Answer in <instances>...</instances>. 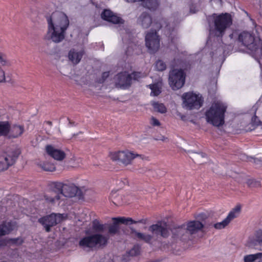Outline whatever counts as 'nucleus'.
Instances as JSON below:
<instances>
[{"label":"nucleus","instance_id":"obj_1","mask_svg":"<svg viewBox=\"0 0 262 262\" xmlns=\"http://www.w3.org/2000/svg\"><path fill=\"white\" fill-rule=\"evenodd\" d=\"M48 30L45 38L55 43L62 41L69 25V20L63 12L55 11L46 17Z\"/></svg>","mask_w":262,"mask_h":262},{"label":"nucleus","instance_id":"obj_2","mask_svg":"<svg viewBox=\"0 0 262 262\" xmlns=\"http://www.w3.org/2000/svg\"><path fill=\"white\" fill-rule=\"evenodd\" d=\"M207 20L210 27V35H214L216 37H222L227 29L232 24V16L228 13H213L208 16Z\"/></svg>","mask_w":262,"mask_h":262},{"label":"nucleus","instance_id":"obj_3","mask_svg":"<svg viewBox=\"0 0 262 262\" xmlns=\"http://www.w3.org/2000/svg\"><path fill=\"white\" fill-rule=\"evenodd\" d=\"M53 187L56 190L60 192V194L55 195H50L46 194L45 195V199L47 202L54 205H59L60 204L61 195L65 197H73L75 196L79 191L78 187L69 181H65L62 182H54Z\"/></svg>","mask_w":262,"mask_h":262},{"label":"nucleus","instance_id":"obj_4","mask_svg":"<svg viewBox=\"0 0 262 262\" xmlns=\"http://www.w3.org/2000/svg\"><path fill=\"white\" fill-rule=\"evenodd\" d=\"M238 40L249 50L254 52L255 58L262 65V41L249 31H243L238 35Z\"/></svg>","mask_w":262,"mask_h":262},{"label":"nucleus","instance_id":"obj_5","mask_svg":"<svg viewBox=\"0 0 262 262\" xmlns=\"http://www.w3.org/2000/svg\"><path fill=\"white\" fill-rule=\"evenodd\" d=\"M138 24L144 28H147L149 26L152 24V28L154 30L156 26L155 25L156 23L158 25H160L162 27H164L165 33L168 37L170 38L171 42H173L174 37L177 35V31L176 30V25L174 23H167L164 19H161L160 22H152L150 16L146 13H142L138 19Z\"/></svg>","mask_w":262,"mask_h":262},{"label":"nucleus","instance_id":"obj_6","mask_svg":"<svg viewBox=\"0 0 262 262\" xmlns=\"http://www.w3.org/2000/svg\"><path fill=\"white\" fill-rule=\"evenodd\" d=\"M226 111V106L223 103L217 102L213 103L205 113L207 122L215 126L223 125Z\"/></svg>","mask_w":262,"mask_h":262},{"label":"nucleus","instance_id":"obj_7","mask_svg":"<svg viewBox=\"0 0 262 262\" xmlns=\"http://www.w3.org/2000/svg\"><path fill=\"white\" fill-rule=\"evenodd\" d=\"M108 240V236L97 233L82 238L79 242V245L83 249L88 248L91 250H96L103 249L106 246Z\"/></svg>","mask_w":262,"mask_h":262},{"label":"nucleus","instance_id":"obj_8","mask_svg":"<svg viewBox=\"0 0 262 262\" xmlns=\"http://www.w3.org/2000/svg\"><path fill=\"white\" fill-rule=\"evenodd\" d=\"M156 26L154 30L148 32L145 36V45L149 51L154 53L157 52L160 47V38L157 34V30H159L163 27L157 23L155 25ZM165 26L163 27L164 28Z\"/></svg>","mask_w":262,"mask_h":262},{"label":"nucleus","instance_id":"obj_9","mask_svg":"<svg viewBox=\"0 0 262 262\" xmlns=\"http://www.w3.org/2000/svg\"><path fill=\"white\" fill-rule=\"evenodd\" d=\"M182 99L184 106L189 110L200 108L203 102L201 95L193 92L184 93Z\"/></svg>","mask_w":262,"mask_h":262},{"label":"nucleus","instance_id":"obj_10","mask_svg":"<svg viewBox=\"0 0 262 262\" xmlns=\"http://www.w3.org/2000/svg\"><path fill=\"white\" fill-rule=\"evenodd\" d=\"M111 159L113 161H119L125 165L131 164L136 158L143 159V156L129 150L119 151L112 152L110 155Z\"/></svg>","mask_w":262,"mask_h":262},{"label":"nucleus","instance_id":"obj_11","mask_svg":"<svg viewBox=\"0 0 262 262\" xmlns=\"http://www.w3.org/2000/svg\"><path fill=\"white\" fill-rule=\"evenodd\" d=\"M185 76L183 70L174 69L170 72L169 82L173 90L181 88L185 83Z\"/></svg>","mask_w":262,"mask_h":262},{"label":"nucleus","instance_id":"obj_12","mask_svg":"<svg viewBox=\"0 0 262 262\" xmlns=\"http://www.w3.org/2000/svg\"><path fill=\"white\" fill-rule=\"evenodd\" d=\"M19 152L13 150L0 156V172L4 171L12 165L17 159Z\"/></svg>","mask_w":262,"mask_h":262},{"label":"nucleus","instance_id":"obj_13","mask_svg":"<svg viewBox=\"0 0 262 262\" xmlns=\"http://www.w3.org/2000/svg\"><path fill=\"white\" fill-rule=\"evenodd\" d=\"M63 219L61 214H51L39 219V222L45 228L47 232L50 231V227L60 223Z\"/></svg>","mask_w":262,"mask_h":262},{"label":"nucleus","instance_id":"obj_14","mask_svg":"<svg viewBox=\"0 0 262 262\" xmlns=\"http://www.w3.org/2000/svg\"><path fill=\"white\" fill-rule=\"evenodd\" d=\"M114 223L113 225L111 226L108 228V233L111 234H115L119 231L118 223H122L126 225L137 224V223H143L145 224V222L144 220H140L138 221H134L132 218H125L124 217L113 218Z\"/></svg>","mask_w":262,"mask_h":262},{"label":"nucleus","instance_id":"obj_15","mask_svg":"<svg viewBox=\"0 0 262 262\" xmlns=\"http://www.w3.org/2000/svg\"><path fill=\"white\" fill-rule=\"evenodd\" d=\"M114 79L117 86L125 89L130 85L132 76L126 72H122L118 73Z\"/></svg>","mask_w":262,"mask_h":262},{"label":"nucleus","instance_id":"obj_16","mask_svg":"<svg viewBox=\"0 0 262 262\" xmlns=\"http://www.w3.org/2000/svg\"><path fill=\"white\" fill-rule=\"evenodd\" d=\"M16 228L15 222L5 221L0 224V237L2 236L9 234ZM6 244L4 239H0V248Z\"/></svg>","mask_w":262,"mask_h":262},{"label":"nucleus","instance_id":"obj_17","mask_svg":"<svg viewBox=\"0 0 262 262\" xmlns=\"http://www.w3.org/2000/svg\"><path fill=\"white\" fill-rule=\"evenodd\" d=\"M241 211L239 206H236L228 214L226 219L221 222L213 224V227L216 229H222L227 226L234 219L237 217Z\"/></svg>","mask_w":262,"mask_h":262},{"label":"nucleus","instance_id":"obj_18","mask_svg":"<svg viewBox=\"0 0 262 262\" xmlns=\"http://www.w3.org/2000/svg\"><path fill=\"white\" fill-rule=\"evenodd\" d=\"M149 230L154 234L160 235L163 237H166L169 235L168 225L165 223H159L152 225L149 227Z\"/></svg>","mask_w":262,"mask_h":262},{"label":"nucleus","instance_id":"obj_19","mask_svg":"<svg viewBox=\"0 0 262 262\" xmlns=\"http://www.w3.org/2000/svg\"><path fill=\"white\" fill-rule=\"evenodd\" d=\"M46 150L50 156L56 160L61 161L66 157V154L63 150L52 145L46 146Z\"/></svg>","mask_w":262,"mask_h":262},{"label":"nucleus","instance_id":"obj_20","mask_svg":"<svg viewBox=\"0 0 262 262\" xmlns=\"http://www.w3.org/2000/svg\"><path fill=\"white\" fill-rule=\"evenodd\" d=\"M84 51L82 49H72L68 53V58L73 64L78 63L83 55Z\"/></svg>","mask_w":262,"mask_h":262},{"label":"nucleus","instance_id":"obj_21","mask_svg":"<svg viewBox=\"0 0 262 262\" xmlns=\"http://www.w3.org/2000/svg\"><path fill=\"white\" fill-rule=\"evenodd\" d=\"M101 18L113 24H117L122 23V19L114 14V13L109 10H104L101 13Z\"/></svg>","mask_w":262,"mask_h":262},{"label":"nucleus","instance_id":"obj_22","mask_svg":"<svg viewBox=\"0 0 262 262\" xmlns=\"http://www.w3.org/2000/svg\"><path fill=\"white\" fill-rule=\"evenodd\" d=\"M203 224L197 221H191L187 225V233L190 234H195L203 228Z\"/></svg>","mask_w":262,"mask_h":262},{"label":"nucleus","instance_id":"obj_23","mask_svg":"<svg viewBox=\"0 0 262 262\" xmlns=\"http://www.w3.org/2000/svg\"><path fill=\"white\" fill-rule=\"evenodd\" d=\"M24 127L19 125H14L10 127L9 124V131L8 135V138H15L20 136L24 132Z\"/></svg>","mask_w":262,"mask_h":262},{"label":"nucleus","instance_id":"obj_24","mask_svg":"<svg viewBox=\"0 0 262 262\" xmlns=\"http://www.w3.org/2000/svg\"><path fill=\"white\" fill-rule=\"evenodd\" d=\"M249 246H253L257 244L262 245V230H259L257 231L254 236L249 237L248 242Z\"/></svg>","mask_w":262,"mask_h":262},{"label":"nucleus","instance_id":"obj_25","mask_svg":"<svg viewBox=\"0 0 262 262\" xmlns=\"http://www.w3.org/2000/svg\"><path fill=\"white\" fill-rule=\"evenodd\" d=\"M129 3H134L136 2H142L144 7L149 10H155L158 6V3L157 0H126Z\"/></svg>","mask_w":262,"mask_h":262},{"label":"nucleus","instance_id":"obj_26","mask_svg":"<svg viewBox=\"0 0 262 262\" xmlns=\"http://www.w3.org/2000/svg\"><path fill=\"white\" fill-rule=\"evenodd\" d=\"M148 86L151 91L150 95L157 96L161 93L162 82L161 80H159L156 83L150 84Z\"/></svg>","mask_w":262,"mask_h":262},{"label":"nucleus","instance_id":"obj_27","mask_svg":"<svg viewBox=\"0 0 262 262\" xmlns=\"http://www.w3.org/2000/svg\"><path fill=\"white\" fill-rule=\"evenodd\" d=\"M173 235L176 237H180L182 239H186L184 237L185 234H188L187 229L184 227H178L172 230Z\"/></svg>","mask_w":262,"mask_h":262},{"label":"nucleus","instance_id":"obj_28","mask_svg":"<svg viewBox=\"0 0 262 262\" xmlns=\"http://www.w3.org/2000/svg\"><path fill=\"white\" fill-rule=\"evenodd\" d=\"M244 262H262V253L245 256L244 257Z\"/></svg>","mask_w":262,"mask_h":262},{"label":"nucleus","instance_id":"obj_29","mask_svg":"<svg viewBox=\"0 0 262 262\" xmlns=\"http://www.w3.org/2000/svg\"><path fill=\"white\" fill-rule=\"evenodd\" d=\"M132 233L134 234L135 237L146 243H149L152 239V236L150 235L139 232L135 229H132Z\"/></svg>","mask_w":262,"mask_h":262},{"label":"nucleus","instance_id":"obj_30","mask_svg":"<svg viewBox=\"0 0 262 262\" xmlns=\"http://www.w3.org/2000/svg\"><path fill=\"white\" fill-rule=\"evenodd\" d=\"M9 124L8 121H0V137L5 136L8 137Z\"/></svg>","mask_w":262,"mask_h":262},{"label":"nucleus","instance_id":"obj_31","mask_svg":"<svg viewBox=\"0 0 262 262\" xmlns=\"http://www.w3.org/2000/svg\"><path fill=\"white\" fill-rule=\"evenodd\" d=\"M12 66V62L8 58L6 54L0 52V67H10Z\"/></svg>","mask_w":262,"mask_h":262},{"label":"nucleus","instance_id":"obj_32","mask_svg":"<svg viewBox=\"0 0 262 262\" xmlns=\"http://www.w3.org/2000/svg\"><path fill=\"white\" fill-rule=\"evenodd\" d=\"M192 4L190 6V11L192 13L198 12L203 0H191Z\"/></svg>","mask_w":262,"mask_h":262},{"label":"nucleus","instance_id":"obj_33","mask_svg":"<svg viewBox=\"0 0 262 262\" xmlns=\"http://www.w3.org/2000/svg\"><path fill=\"white\" fill-rule=\"evenodd\" d=\"M92 228L96 232H103L105 228V225L101 224L99 221L95 220L92 222Z\"/></svg>","mask_w":262,"mask_h":262},{"label":"nucleus","instance_id":"obj_34","mask_svg":"<svg viewBox=\"0 0 262 262\" xmlns=\"http://www.w3.org/2000/svg\"><path fill=\"white\" fill-rule=\"evenodd\" d=\"M152 105L154 110L160 113H165L166 112V108L163 103L154 102L152 103Z\"/></svg>","mask_w":262,"mask_h":262},{"label":"nucleus","instance_id":"obj_35","mask_svg":"<svg viewBox=\"0 0 262 262\" xmlns=\"http://www.w3.org/2000/svg\"><path fill=\"white\" fill-rule=\"evenodd\" d=\"M41 166L42 169L47 171H53L55 170V165L49 162L43 163Z\"/></svg>","mask_w":262,"mask_h":262},{"label":"nucleus","instance_id":"obj_36","mask_svg":"<svg viewBox=\"0 0 262 262\" xmlns=\"http://www.w3.org/2000/svg\"><path fill=\"white\" fill-rule=\"evenodd\" d=\"M155 68L157 71H163L166 68V64L161 60H158L156 61Z\"/></svg>","mask_w":262,"mask_h":262},{"label":"nucleus","instance_id":"obj_37","mask_svg":"<svg viewBox=\"0 0 262 262\" xmlns=\"http://www.w3.org/2000/svg\"><path fill=\"white\" fill-rule=\"evenodd\" d=\"M249 186L251 187H259L260 186V183L259 181L254 179L249 180L247 182Z\"/></svg>","mask_w":262,"mask_h":262},{"label":"nucleus","instance_id":"obj_38","mask_svg":"<svg viewBox=\"0 0 262 262\" xmlns=\"http://www.w3.org/2000/svg\"><path fill=\"white\" fill-rule=\"evenodd\" d=\"M140 253V248L138 246H134L128 252L129 255L133 256L137 255Z\"/></svg>","mask_w":262,"mask_h":262},{"label":"nucleus","instance_id":"obj_39","mask_svg":"<svg viewBox=\"0 0 262 262\" xmlns=\"http://www.w3.org/2000/svg\"><path fill=\"white\" fill-rule=\"evenodd\" d=\"M9 242L12 244L20 245L23 243L24 241L21 237H17L14 238H11L9 239Z\"/></svg>","mask_w":262,"mask_h":262},{"label":"nucleus","instance_id":"obj_40","mask_svg":"<svg viewBox=\"0 0 262 262\" xmlns=\"http://www.w3.org/2000/svg\"><path fill=\"white\" fill-rule=\"evenodd\" d=\"M130 75L132 76V80L134 79V80H138L140 78L144 77L143 74L139 72H135Z\"/></svg>","mask_w":262,"mask_h":262},{"label":"nucleus","instance_id":"obj_41","mask_svg":"<svg viewBox=\"0 0 262 262\" xmlns=\"http://www.w3.org/2000/svg\"><path fill=\"white\" fill-rule=\"evenodd\" d=\"M150 123L152 126H158L160 125V122L159 121L154 117L151 118Z\"/></svg>","mask_w":262,"mask_h":262},{"label":"nucleus","instance_id":"obj_42","mask_svg":"<svg viewBox=\"0 0 262 262\" xmlns=\"http://www.w3.org/2000/svg\"><path fill=\"white\" fill-rule=\"evenodd\" d=\"M5 81V74L4 71L0 67V82Z\"/></svg>","mask_w":262,"mask_h":262},{"label":"nucleus","instance_id":"obj_43","mask_svg":"<svg viewBox=\"0 0 262 262\" xmlns=\"http://www.w3.org/2000/svg\"><path fill=\"white\" fill-rule=\"evenodd\" d=\"M211 3L212 5L215 4L218 7L222 6V0H211Z\"/></svg>","mask_w":262,"mask_h":262},{"label":"nucleus","instance_id":"obj_44","mask_svg":"<svg viewBox=\"0 0 262 262\" xmlns=\"http://www.w3.org/2000/svg\"><path fill=\"white\" fill-rule=\"evenodd\" d=\"M108 76H109V72H105L103 73L102 75L103 80H104Z\"/></svg>","mask_w":262,"mask_h":262},{"label":"nucleus","instance_id":"obj_45","mask_svg":"<svg viewBox=\"0 0 262 262\" xmlns=\"http://www.w3.org/2000/svg\"><path fill=\"white\" fill-rule=\"evenodd\" d=\"M148 168L146 167L142 168L139 169V172L144 173L147 171Z\"/></svg>","mask_w":262,"mask_h":262},{"label":"nucleus","instance_id":"obj_46","mask_svg":"<svg viewBox=\"0 0 262 262\" xmlns=\"http://www.w3.org/2000/svg\"><path fill=\"white\" fill-rule=\"evenodd\" d=\"M130 47H129L128 48L127 50V53L128 54H130Z\"/></svg>","mask_w":262,"mask_h":262},{"label":"nucleus","instance_id":"obj_47","mask_svg":"<svg viewBox=\"0 0 262 262\" xmlns=\"http://www.w3.org/2000/svg\"><path fill=\"white\" fill-rule=\"evenodd\" d=\"M233 36H234V33H232L229 35V37H230V38H233Z\"/></svg>","mask_w":262,"mask_h":262},{"label":"nucleus","instance_id":"obj_48","mask_svg":"<svg viewBox=\"0 0 262 262\" xmlns=\"http://www.w3.org/2000/svg\"><path fill=\"white\" fill-rule=\"evenodd\" d=\"M47 123H48V124H49L50 125H52V122H51L48 121V122H47Z\"/></svg>","mask_w":262,"mask_h":262},{"label":"nucleus","instance_id":"obj_49","mask_svg":"<svg viewBox=\"0 0 262 262\" xmlns=\"http://www.w3.org/2000/svg\"><path fill=\"white\" fill-rule=\"evenodd\" d=\"M185 116H183V115H181V118L182 120H184V118Z\"/></svg>","mask_w":262,"mask_h":262},{"label":"nucleus","instance_id":"obj_50","mask_svg":"<svg viewBox=\"0 0 262 262\" xmlns=\"http://www.w3.org/2000/svg\"><path fill=\"white\" fill-rule=\"evenodd\" d=\"M253 108H254V110H256V107L255 106H253Z\"/></svg>","mask_w":262,"mask_h":262},{"label":"nucleus","instance_id":"obj_51","mask_svg":"<svg viewBox=\"0 0 262 262\" xmlns=\"http://www.w3.org/2000/svg\"><path fill=\"white\" fill-rule=\"evenodd\" d=\"M201 156H202V157H204V155L203 154H201Z\"/></svg>","mask_w":262,"mask_h":262}]
</instances>
